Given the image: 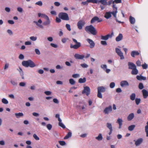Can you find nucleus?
I'll use <instances>...</instances> for the list:
<instances>
[{"instance_id":"nucleus-1","label":"nucleus","mask_w":148,"mask_h":148,"mask_svg":"<svg viewBox=\"0 0 148 148\" xmlns=\"http://www.w3.org/2000/svg\"><path fill=\"white\" fill-rule=\"evenodd\" d=\"M22 64L23 66L25 67H30L31 68H33L36 66L35 64L31 60L23 61L22 62Z\"/></svg>"},{"instance_id":"nucleus-2","label":"nucleus","mask_w":148,"mask_h":148,"mask_svg":"<svg viewBox=\"0 0 148 148\" xmlns=\"http://www.w3.org/2000/svg\"><path fill=\"white\" fill-rule=\"evenodd\" d=\"M85 30L87 32H90L93 35H96L97 32L95 28L92 25H90L86 27Z\"/></svg>"},{"instance_id":"nucleus-3","label":"nucleus","mask_w":148,"mask_h":148,"mask_svg":"<svg viewBox=\"0 0 148 148\" xmlns=\"http://www.w3.org/2000/svg\"><path fill=\"white\" fill-rule=\"evenodd\" d=\"M72 40L75 44L73 45L72 44H71L70 46L71 48L77 49L81 47V43L80 42H78L76 39L74 38H72Z\"/></svg>"},{"instance_id":"nucleus-4","label":"nucleus","mask_w":148,"mask_h":148,"mask_svg":"<svg viewBox=\"0 0 148 148\" xmlns=\"http://www.w3.org/2000/svg\"><path fill=\"white\" fill-rule=\"evenodd\" d=\"M59 17L61 19L68 21L69 20V18L67 14L66 13L61 12L58 14Z\"/></svg>"},{"instance_id":"nucleus-5","label":"nucleus","mask_w":148,"mask_h":148,"mask_svg":"<svg viewBox=\"0 0 148 148\" xmlns=\"http://www.w3.org/2000/svg\"><path fill=\"white\" fill-rule=\"evenodd\" d=\"M112 3L113 4L112 7L113 10H116V12H113L114 16H115L116 13H117L118 12L117 8V7H116L115 4H114V1H113V0H110L107 2V5H110Z\"/></svg>"},{"instance_id":"nucleus-6","label":"nucleus","mask_w":148,"mask_h":148,"mask_svg":"<svg viewBox=\"0 0 148 148\" xmlns=\"http://www.w3.org/2000/svg\"><path fill=\"white\" fill-rule=\"evenodd\" d=\"M116 12V10H113V11L112 12H106L105 15L104 17L107 19L111 17V14H112L113 16L116 18V14L117 13H116L115 14V16H114L113 14V12Z\"/></svg>"},{"instance_id":"nucleus-7","label":"nucleus","mask_w":148,"mask_h":148,"mask_svg":"<svg viewBox=\"0 0 148 148\" xmlns=\"http://www.w3.org/2000/svg\"><path fill=\"white\" fill-rule=\"evenodd\" d=\"M115 52L120 57L121 59L123 60L124 59L123 53L121 51V49L118 48H115Z\"/></svg>"},{"instance_id":"nucleus-8","label":"nucleus","mask_w":148,"mask_h":148,"mask_svg":"<svg viewBox=\"0 0 148 148\" xmlns=\"http://www.w3.org/2000/svg\"><path fill=\"white\" fill-rule=\"evenodd\" d=\"M90 88L88 86H86L84 88V89L82 92L83 94H85L87 96H88L90 93Z\"/></svg>"},{"instance_id":"nucleus-9","label":"nucleus","mask_w":148,"mask_h":148,"mask_svg":"<svg viewBox=\"0 0 148 148\" xmlns=\"http://www.w3.org/2000/svg\"><path fill=\"white\" fill-rule=\"evenodd\" d=\"M112 111V108L111 106L105 108L103 110V113L106 114H108Z\"/></svg>"},{"instance_id":"nucleus-10","label":"nucleus","mask_w":148,"mask_h":148,"mask_svg":"<svg viewBox=\"0 0 148 148\" xmlns=\"http://www.w3.org/2000/svg\"><path fill=\"white\" fill-rule=\"evenodd\" d=\"M113 35V33L112 32L110 34H108L105 36H101V39L102 40H108L109 38H112Z\"/></svg>"},{"instance_id":"nucleus-11","label":"nucleus","mask_w":148,"mask_h":148,"mask_svg":"<svg viewBox=\"0 0 148 148\" xmlns=\"http://www.w3.org/2000/svg\"><path fill=\"white\" fill-rule=\"evenodd\" d=\"M134 141L135 142V145L136 146H138L143 143V139L142 138H140L136 140H134Z\"/></svg>"},{"instance_id":"nucleus-12","label":"nucleus","mask_w":148,"mask_h":148,"mask_svg":"<svg viewBox=\"0 0 148 148\" xmlns=\"http://www.w3.org/2000/svg\"><path fill=\"white\" fill-rule=\"evenodd\" d=\"M102 21V20L101 18L99 19V18L97 16L94 17L91 19L90 23H92L96 21H97L98 22H100Z\"/></svg>"},{"instance_id":"nucleus-13","label":"nucleus","mask_w":148,"mask_h":148,"mask_svg":"<svg viewBox=\"0 0 148 148\" xmlns=\"http://www.w3.org/2000/svg\"><path fill=\"white\" fill-rule=\"evenodd\" d=\"M85 24V22L84 21L82 20L79 21L77 23V26L78 28L79 29H82Z\"/></svg>"},{"instance_id":"nucleus-14","label":"nucleus","mask_w":148,"mask_h":148,"mask_svg":"<svg viewBox=\"0 0 148 148\" xmlns=\"http://www.w3.org/2000/svg\"><path fill=\"white\" fill-rule=\"evenodd\" d=\"M34 23H35L36 24V25L39 28H40L41 29H43L44 27L41 24V23H42V21L41 20V19H39L38 21H34Z\"/></svg>"},{"instance_id":"nucleus-15","label":"nucleus","mask_w":148,"mask_h":148,"mask_svg":"<svg viewBox=\"0 0 148 148\" xmlns=\"http://www.w3.org/2000/svg\"><path fill=\"white\" fill-rule=\"evenodd\" d=\"M87 41L90 44V47L91 48H93L95 46V43L91 39L89 38H88L86 39Z\"/></svg>"},{"instance_id":"nucleus-16","label":"nucleus","mask_w":148,"mask_h":148,"mask_svg":"<svg viewBox=\"0 0 148 148\" xmlns=\"http://www.w3.org/2000/svg\"><path fill=\"white\" fill-rule=\"evenodd\" d=\"M74 57L76 59L82 60L84 58V55L76 53L74 55Z\"/></svg>"},{"instance_id":"nucleus-17","label":"nucleus","mask_w":148,"mask_h":148,"mask_svg":"<svg viewBox=\"0 0 148 148\" xmlns=\"http://www.w3.org/2000/svg\"><path fill=\"white\" fill-rule=\"evenodd\" d=\"M120 85L122 87H124L126 86H128L129 84L127 81L123 80L121 82Z\"/></svg>"},{"instance_id":"nucleus-18","label":"nucleus","mask_w":148,"mask_h":148,"mask_svg":"<svg viewBox=\"0 0 148 148\" xmlns=\"http://www.w3.org/2000/svg\"><path fill=\"white\" fill-rule=\"evenodd\" d=\"M129 66V69H133L135 68H136V65L133 63L129 62L128 64Z\"/></svg>"},{"instance_id":"nucleus-19","label":"nucleus","mask_w":148,"mask_h":148,"mask_svg":"<svg viewBox=\"0 0 148 148\" xmlns=\"http://www.w3.org/2000/svg\"><path fill=\"white\" fill-rule=\"evenodd\" d=\"M142 92L143 93V98L144 99H146L148 96V91L145 89H143Z\"/></svg>"},{"instance_id":"nucleus-20","label":"nucleus","mask_w":148,"mask_h":148,"mask_svg":"<svg viewBox=\"0 0 148 148\" xmlns=\"http://www.w3.org/2000/svg\"><path fill=\"white\" fill-rule=\"evenodd\" d=\"M123 120L121 119L118 118L117 121L116 123L119 124V128L121 129L123 125Z\"/></svg>"},{"instance_id":"nucleus-21","label":"nucleus","mask_w":148,"mask_h":148,"mask_svg":"<svg viewBox=\"0 0 148 148\" xmlns=\"http://www.w3.org/2000/svg\"><path fill=\"white\" fill-rule=\"evenodd\" d=\"M139 52L136 51H133L131 52V55L133 57H134L135 56H138L139 55Z\"/></svg>"},{"instance_id":"nucleus-22","label":"nucleus","mask_w":148,"mask_h":148,"mask_svg":"<svg viewBox=\"0 0 148 148\" xmlns=\"http://www.w3.org/2000/svg\"><path fill=\"white\" fill-rule=\"evenodd\" d=\"M123 38V36L122 34H119L118 36L116 38V40L117 42H119L122 40Z\"/></svg>"},{"instance_id":"nucleus-23","label":"nucleus","mask_w":148,"mask_h":148,"mask_svg":"<svg viewBox=\"0 0 148 148\" xmlns=\"http://www.w3.org/2000/svg\"><path fill=\"white\" fill-rule=\"evenodd\" d=\"M134 114L133 113H131L127 116V119L128 121H130L134 118Z\"/></svg>"},{"instance_id":"nucleus-24","label":"nucleus","mask_w":148,"mask_h":148,"mask_svg":"<svg viewBox=\"0 0 148 148\" xmlns=\"http://www.w3.org/2000/svg\"><path fill=\"white\" fill-rule=\"evenodd\" d=\"M136 78L137 79L139 80H145L146 79V77H144L140 75H137L136 76Z\"/></svg>"},{"instance_id":"nucleus-25","label":"nucleus","mask_w":148,"mask_h":148,"mask_svg":"<svg viewBox=\"0 0 148 148\" xmlns=\"http://www.w3.org/2000/svg\"><path fill=\"white\" fill-rule=\"evenodd\" d=\"M97 89L98 91L101 92H103L106 91V88L103 86L98 87Z\"/></svg>"},{"instance_id":"nucleus-26","label":"nucleus","mask_w":148,"mask_h":148,"mask_svg":"<svg viewBox=\"0 0 148 148\" xmlns=\"http://www.w3.org/2000/svg\"><path fill=\"white\" fill-rule=\"evenodd\" d=\"M101 3L104 5H107V0H98V3Z\"/></svg>"},{"instance_id":"nucleus-27","label":"nucleus","mask_w":148,"mask_h":148,"mask_svg":"<svg viewBox=\"0 0 148 148\" xmlns=\"http://www.w3.org/2000/svg\"><path fill=\"white\" fill-rule=\"evenodd\" d=\"M19 69L18 70V69H17V70H18L21 76L22 77V79H24V77L23 76L24 75V72L23 71L22 69L20 67H19Z\"/></svg>"},{"instance_id":"nucleus-28","label":"nucleus","mask_w":148,"mask_h":148,"mask_svg":"<svg viewBox=\"0 0 148 148\" xmlns=\"http://www.w3.org/2000/svg\"><path fill=\"white\" fill-rule=\"evenodd\" d=\"M129 20L130 23L132 24H134L135 22V18L131 16H130L129 18Z\"/></svg>"},{"instance_id":"nucleus-29","label":"nucleus","mask_w":148,"mask_h":148,"mask_svg":"<svg viewBox=\"0 0 148 148\" xmlns=\"http://www.w3.org/2000/svg\"><path fill=\"white\" fill-rule=\"evenodd\" d=\"M38 17L44 18L45 19L49 17L47 16L44 14L38 13Z\"/></svg>"},{"instance_id":"nucleus-30","label":"nucleus","mask_w":148,"mask_h":148,"mask_svg":"<svg viewBox=\"0 0 148 148\" xmlns=\"http://www.w3.org/2000/svg\"><path fill=\"white\" fill-rule=\"evenodd\" d=\"M103 137L101 134H99L97 136L95 137V139L98 141H101L103 139Z\"/></svg>"},{"instance_id":"nucleus-31","label":"nucleus","mask_w":148,"mask_h":148,"mask_svg":"<svg viewBox=\"0 0 148 148\" xmlns=\"http://www.w3.org/2000/svg\"><path fill=\"white\" fill-rule=\"evenodd\" d=\"M138 73V71L136 68L132 69L131 73L132 75H135L137 74Z\"/></svg>"},{"instance_id":"nucleus-32","label":"nucleus","mask_w":148,"mask_h":148,"mask_svg":"<svg viewBox=\"0 0 148 148\" xmlns=\"http://www.w3.org/2000/svg\"><path fill=\"white\" fill-rule=\"evenodd\" d=\"M15 115L17 118H19L21 117H22L23 116V114L21 112L16 113L15 114Z\"/></svg>"},{"instance_id":"nucleus-33","label":"nucleus","mask_w":148,"mask_h":148,"mask_svg":"<svg viewBox=\"0 0 148 148\" xmlns=\"http://www.w3.org/2000/svg\"><path fill=\"white\" fill-rule=\"evenodd\" d=\"M45 19L47 20V21L43 22V24L44 25H49L50 23V21L49 20V18H46Z\"/></svg>"},{"instance_id":"nucleus-34","label":"nucleus","mask_w":148,"mask_h":148,"mask_svg":"<svg viewBox=\"0 0 148 148\" xmlns=\"http://www.w3.org/2000/svg\"><path fill=\"white\" fill-rule=\"evenodd\" d=\"M72 136V133L71 132H69L66 136L64 138L65 139H67L71 137Z\"/></svg>"},{"instance_id":"nucleus-35","label":"nucleus","mask_w":148,"mask_h":148,"mask_svg":"<svg viewBox=\"0 0 148 148\" xmlns=\"http://www.w3.org/2000/svg\"><path fill=\"white\" fill-rule=\"evenodd\" d=\"M136 94L134 93H132L130 96V98L131 100L134 101L135 99Z\"/></svg>"},{"instance_id":"nucleus-36","label":"nucleus","mask_w":148,"mask_h":148,"mask_svg":"<svg viewBox=\"0 0 148 148\" xmlns=\"http://www.w3.org/2000/svg\"><path fill=\"white\" fill-rule=\"evenodd\" d=\"M86 81V79L85 77L83 78H80L79 80V82L80 83H85Z\"/></svg>"},{"instance_id":"nucleus-37","label":"nucleus","mask_w":148,"mask_h":148,"mask_svg":"<svg viewBox=\"0 0 148 148\" xmlns=\"http://www.w3.org/2000/svg\"><path fill=\"white\" fill-rule=\"evenodd\" d=\"M135 125H132L129 126L128 127V130L130 131H132L134 130L135 127Z\"/></svg>"},{"instance_id":"nucleus-38","label":"nucleus","mask_w":148,"mask_h":148,"mask_svg":"<svg viewBox=\"0 0 148 148\" xmlns=\"http://www.w3.org/2000/svg\"><path fill=\"white\" fill-rule=\"evenodd\" d=\"M147 125L145 127V130L146 134V136L148 137V121L147 123Z\"/></svg>"},{"instance_id":"nucleus-39","label":"nucleus","mask_w":148,"mask_h":148,"mask_svg":"<svg viewBox=\"0 0 148 148\" xmlns=\"http://www.w3.org/2000/svg\"><path fill=\"white\" fill-rule=\"evenodd\" d=\"M2 103L5 104H7L8 103V101L5 98H3L1 100Z\"/></svg>"},{"instance_id":"nucleus-40","label":"nucleus","mask_w":148,"mask_h":148,"mask_svg":"<svg viewBox=\"0 0 148 148\" xmlns=\"http://www.w3.org/2000/svg\"><path fill=\"white\" fill-rule=\"evenodd\" d=\"M107 127L110 130H113L112 124L110 123H107Z\"/></svg>"},{"instance_id":"nucleus-41","label":"nucleus","mask_w":148,"mask_h":148,"mask_svg":"<svg viewBox=\"0 0 148 148\" xmlns=\"http://www.w3.org/2000/svg\"><path fill=\"white\" fill-rule=\"evenodd\" d=\"M29 38L31 40L34 41H36L37 39V37L34 36H31Z\"/></svg>"},{"instance_id":"nucleus-42","label":"nucleus","mask_w":148,"mask_h":148,"mask_svg":"<svg viewBox=\"0 0 148 148\" xmlns=\"http://www.w3.org/2000/svg\"><path fill=\"white\" fill-rule=\"evenodd\" d=\"M141 99L140 98H136L135 99V102L136 105H138L140 102Z\"/></svg>"},{"instance_id":"nucleus-43","label":"nucleus","mask_w":148,"mask_h":148,"mask_svg":"<svg viewBox=\"0 0 148 148\" xmlns=\"http://www.w3.org/2000/svg\"><path fill=\"white\" fill-rule=\"evenodd\" d=\"M70 83L71 85H74L75 84V81L73 79H71L69 80Z\"/></svg>"},{"instance_id":"nucleus-44","label":"nucleus","mask_w":148,"mask_h":148,"mask_svg":"<svg viewBox=\"0 0 148 148\" xmlns=\"http://www.w3.org/2000/svg\"><path fill=\"white\" fill-rule=\"evenodd\" d=\"M101 67L105 71L107 68V66L106 64H101Z\"/></svg>"},{"instance_id":"nucleus-45","label":"nucleus","mask_w":148,"mask_h":148,"mask_svg":"<svg viewBox=\"0 0 148 148\" xmlns=\"http://www.w3.org/2000/svg\"><path fill=\"white\" fill-rule=\"evenodd\" d=\"M35 4L41 6L42 5V3L41 1H39L36 2Z\"/></svg>"},{"instance_id":"nucleus-46","label":"nucleus","mask_w":148,"mask_h":148,"mask_svg":"<svg viewBox=\"0 0 148 148\" xmlns=\"http://www.w3.org/2000/svg\"><path fill=\"white\" fill-rule=\"evenodd\" d=\"M59 143L60 145L62 146H64L66 145V143L65 142L63 141H59Z\"/></svg>"},{"instance_id":"nucleus-47","label":"nucleus","mask_w":148,"mask_h":148,"mask_svg":"<svg viewBox=\"0 0 148 148\" xmlns=\"http://www.w3.org/2000/svg\"><path fill=\"white\" fill-rule=\"evenodd\" d=\"M33 136L34 138L36 140H38L40 139L39 137L35 134H33Z\"/></svg>"},{"instance_id":"nucleus-48","label":"nucleus","mask_w":148,"mask_h":148,"mask_svg":"<svg viewBox=\"0 0 148 148\" xmlns=\"http://www.w3.org/2000/svg\"><path fill=\"white\" fill-rule=\"evenodd\" d=\"M72 77L74 78H77L80 77V75L79 74H75L72 75Z\"/></svg>"},{"instance_id":"nucleus-49","label":"nucleus","mask_w":148,"mask_h":148,"mask_svg":"<svg viewBox=\"0 0 148 148\" xmlns=\"http://www.w3.org/2000/svg\"><path fill=\"white\" fill-rule=\"evenodd\" d=\"M80 65L83 68H87L88 66L87 64L85 63L81 64Z\"/></svg>"},{"instance_id":"nucleus-50","label":"nucleus","mask_w":148,"mask_h":148,"mask_svg":"<svg viewBox=\"0 0 148 148\" xmlns=\"http://www.w3.org/2000/svg\"><path fill=\"white\" fill-rule=\"evenodd\" d=\"M17 11L21 13H22L23 12V10L22 8L21 7H18L17 8Z\"/></svg>"},{"instance_id":"nucleus-51","label":"nucleus","mask_w":148,"mask_h":148,"mask_svg":"<svg viewBox=\"0 0 148 148\" xmlns=\"http://www.w3.org/2000/svg\"><path fill=\"white\" fill-rule=\"evenodd\" d=\"M138 88L140 89H142L144 88V86L143 83H140L139 84Z\"/></svg>"},{"instance_id":"nucleus-52","label":"nucleus","mask_w":148,"mask_h":148,"mask_svg":"<svg viewBox=\"0 0 148 148\" xmlns=\"http://www.w3.org/2000/svg\"><path fill=\"white\" fill-rule=\"evenodd\" d=\"M44 93L47 95H51L52 92L50 91H45Z\"/></svg>"},{"instance_id":"nucleus-53","label":"nucleus","mask_w":148,"mask_h":148,"mask_svg":"<svg viewBox=\"0 0 148 148\" xmlns=\"http://www.w3.org/2000/svg\"><path fill=\"white\" fill-rule=\"evenodd\" d=\"M60 127H61L63 128H66L65 126L62 123H58Z\"/></svg>"},{"instance_id":"nucleus-54","label":"nucleus","mask_w":148,"mask_h":148,"mask_svg":"<svg viewBox=\"0 0 148 148\" xmlns=\"http://www.w3.org/2000/svg\"><path fill=\"white\" fill-rule=\"evenodd\" d=\"M89 2H91L93 3H98V0H88Z\"/></svg>"},{"instance_id":"nucleus-55","label":"nucleus","mask_w":148,"mask_h":148,"mask_svg":"<svg viewBox=\"0 0 148 148\" xmlns=\"http://www.w3.org/2000/svg\"><path fill=\"white\" fill-rule=\"evenodd\" d=\"M115 86V83L114 82H111L110 85V87L111 88H114Z\"/></svg>"},{"instance_id":"nucleus-56","label":"nucleus","mask_w":148,"mask_h":148,"mask_svg":"<svg viewBox=\"0 0 148 148\" xmlns=\"http://www.w3.org/2000/svg\"><path fill=\"white\" fill-rule=\"evenodd\" d=\"M47 127L48 130H50L52 128V125L50 124H48L47 125Z\"/></svg>"},{"instance_id":"nucleus-57","label":"nucleus","mask_w":148,"mask_h":148,"mask_svg":"<svg viewBox=\"0 0 148 148\" xmlns=\"http://www.w3.org/2000/svg\"><path fill=\"white\" fill-rule=\"evenodd\" d=\"M35 51L37 55H40V54L39 50L38 49H35Z\"/></svg>"},{"instance_id":"nucleus-58","label":"nucleus","mask_w":148,"mask_h":148,"mask_svg":"<svg viewBox=\"0 0 148 148\" xmlns=\"http://www.w3.org/2000/svg\"><path fill=\"white\" fill-rule=\"evenodd\" d=\"M53 101L55 103L58 104L59 103V101L56 98H54L53 99Z\"/></svg>"},{"instance_id":"nucleus-59","label":"nucleus","mask_w":148,"mask_h":148,"mask_svg":"<svg viewBox=\"0 0 148 148\" xmlns=\"http://www.w3.org/2000/svg\"><path fill=\"white\" fill-rule=\"evenodd\" d=\"M7 32L10 36H11V35H12V34H13V33L12 31L10 29H8L7 30Z\"/></svg>"},{"instance_id":"nucleus-60","label":"nucleus","mask_w":148,"mask_h":148,"mask_svg":"<svg viewBox=\"0 0 148 148\" xmlns=\"http://www.w3.org/2000/svg\"><path fill=\"white\" fill-rule=\"evenodd\" d=\"M142 66L143 69H146L148 67V65L146 63H145L144 64H142Z\"/></svg>"},{"instance_id":"nucleus-61","label":"nucleus","mask_w":148,"mask_h":148,"mask_svg":"<svg viewBox=\"0 0 148 148\" xmlns=\"http://www.w3.org/2000/svg\"><path fill=\"white\" fill-rule=\"evenodd\" d=\"M66 27L67 29L69 31H70L71 30V26L69 24H66Z\"/></svg>"},{"instance_id":"nucleus-62","label":"nucleus","mask_w":148,"mask_h":148,"mask_svg":"<svg viewBox=\"0 0 148 148\" xmlns=\"http://www.w3.org/2000/svg\"><path fill=\"white\" fill-rule=\"evenodd\" d=\"M97 97L100 98H102V95L101 93V92H99L98 91L97 93Z\"/></svg>"},{"instance_id":"nucleus-63","label":"nucleus","mask_w":148,"mask_h":148,"mask_svg":"<svg viewBox=\"0 0 148 148\" xmlns=\"http://www.w3.org/2000/svg\"><path fill=\"white\" fill-rule=\"evenodd\" d=\"M18 58L20 60H23L24 59V56L22 54H20Z\"/></svg>"},{"instance_id":"nucleus-64","label":"nucleus","mask_w":148,"mask_h":148,"mask_svg":"<svg viewBox=\"0 0 148 148\" xmlns=\"http://www.w3.org/2000/svg\"><path fill=\"white\" fill-rule=\"evenodd\" d=\"M50 45L51 46L55 48H57L58 47V45L55 44L51 43L50 44Z\"/></svg>"}]
</instances>
